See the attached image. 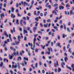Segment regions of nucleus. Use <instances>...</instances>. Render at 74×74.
<instances>
[{
    "label": "nucleus",
    "instance_id": "obj_52",
    "mask_svg": "<svg viewBox=\"0 0 74 74\" xmlns=\"http://www.w3.org/2000/svg\"><path fill=\"white\" fill-rule=\"evenodd\" d=\"M33 4H34V1L32 0V3H31V5H33Z\"/></svg>",
    "mask_w": 74,
    "mask_h": 74
},
{
    "label": "nucleus",
    "instance_id": "obj_57",
    "mask_svg": "<svg viewBox=\"0 0 74 74\" xmlns=\"http://www.w3.org/2000/svg\"><path fill=\"white\" fill-rule=\"evenodd\" d=\"M26 2H24V3H23V5L24 6H25V4H26Z\"/></svg>",
    "mask_w": 74,
    "mask_h": 74
},
{
    "label": "nucleus",
    "instance_id": "obj_12",
    "mask_svg": "<svg viewBox=\"0 0 74 74\" xmlns=\"http://www.w3.org/2000/svg\"><path fill=\"white\" fill-rule=\"evenodd\" d=\"M33 29H34V32H36V30H37V27H34L33 28Z\"/></svg>",
    "mask_w": 74,
    "mask_h": 74
},
{
    "label": "nucleus",
    "instance_id": "obj_31",
    "mask_svg": "<svg viewBox=\"0 0 74 74\" xmlns=\"http://www.w3.org/2000/svg\"><path fill=\"white\" fill-rule=\"evenodd\" d=\"M35 21H38V17H37L35 18Z\"/></svg>",
    "mask_w": 74,
    "mask_h": 74
},
{
    "label": "nucleus",
    "instance_id": "obj_15",
    "mask_svg": "<svg viewBox=\"0 0 74 74\" xmlns=\"http://www.w3.org/2000/svg\"><path fill=\"white\" fill-rule=\"evenodd\" d=\"M21 57H17V60H21Z\"/></svg>",
    "mask_w": 74,
    "mask_h": 74
},
{
    "label": "nucleus",
    "instance_id": "obj_27",
    "mask_svg": "<svg viewBox=\"0 0 74 74\" xmlns=\"http://www.w3.org/2000/svg\"><path fill=\"white\" fill-rule=\"evenodd\" d=\"M11 34H9V38H10V40H11V41H12V39H11Z\"/></svg>",
    "mask_w": 74,
    "mask_h": 74
},
{
    "label": "nucleus",
    "instance_id": "obj_32",
    "mask_svg": "<svg viewBox=\"0 0 74 74\" xmlns=\"http://www.w3.org/2000/svg\"><path fill=\"white\" fill-rule=\"evenodd\" d=\"M71 42H72V41H71V39H70L68 40V43H71Z\"/></svg>",
    "mask_w": 74,
    "mask_h": 74
},
{
    "label": "nucleus",
    "instance_id": "obj_36",
    "mask_svg": "<svg viewBox=\"0 0 74 74\" xmlns=\"http://www.w3.org/2000/svg\"><path fill=\"white\" fill-rule=\"evenodd\" d=\"M38 49L37 48H36L35 49V51L36 52H38Z\"/></svg>",
    "mask_w": 74,
    "mask_h": 74
},
{
    "label": "nucleus",
    "instance_id": "obj_54",
    "mask_svg": "<svg viewBox=\"0 0 74 74\" xmlns=\"http://www.w3.org/2000/svg\"><path fill=\"white\" fill-rule=\"evenodd\" d=\"M13 32H16V31H15V27H14L13 28Z\"/></svg>",
    "mask_w": 74,
    "mask_h": 74
},
{
    "label": "nucleus",
    "instance_id": "obj_33",
    "mask_svg": "<svg viewBox=\"0 0 74 74\" xmlns=\"http://www.w3.org/2000/svg\"><path fill=\"white\" fill-rule=\"evenodd\" d=\"M59 23L60 24H62V20H60L59 21Z\"/></svg>",
    "mask_w": 74,
    "mask_h": 74
},
{
    "label": "nucleus",
    "instance_id": "obj_17",
    "mask_svg": "<svg viewBox=\"0 0 74 74\" xmlns=\"http://www.w3.org/2000/svg\"><path fill=\"white\" fill-rule=\"evenodd\" d=\"M66 67L67 68V69H69L70 70H71V67H70V66H68V65H66Z\"/></svg>",
    "mask_w": 74,
    "mask_h": 74
},
{
    "label": "nucleus",
    "instance_id": "obj_13",
    "mask_svg": "<svg viewBox=\"0 0 74 74\" xmlns=\"http://www.w3.org/2000/svg\"><path fill=\"white\" fill-rule=\"evenodd\" d=\"M66 36H67L66 35H65L64 34H63L62 35V38H65V37H66Z\"/></svg>",
    "mask_w": 74,
    "mask_h": 74
},
{
    "label": "nucleus",
    "instance_id": "obj_18",
    "mask_svg": "<svg viewBox=\"0 0 74 74\" xmlns=\"http://www.w3.org/2000/svg\"><path fill=\"white\" fill-rule=\"evenodd\" d=\"M14 10L15 9L14 8H12V12H14Z\"/></svg>",
    "mask_w": 74,
    "mask_h": 74
},
{
    "label": "nucleus",
    "instance_id": "obj_8",
    "mask_svg": "<svg viewBox=\"0 0 74 74\" xmlns=\"http://www.w3.org/2000/svg\"><path fill=\"white\" fill-rule=\"evenodd\" d=\"M60 44L59 43H56V47H60V48H61V46L60 45Z\"/></svg>",
    "mask_w": 74,
    "mask_h": 74
},
{
    "label": "nucleus",
    "instance_id": "obj_37",
    "mask_svg": "<svg viewBox=\"0 0 74 74\" xmlns=\"http://www.w3.org/2000/svg\"><path fill=\"white\" fill-rule=\"evenodd\" d=\"M63 25L64 27V29H65V30H66V26H65V25H64V24H63Z\"/></svg>",
    "mask_w": 74,
    "mask_h": 74
},
{
    "label": "nucleus",
    "instance_id": "obj_60",
    "mask_svg": "<svg viewBox=\"0 0 74 74\" xmlns=\"http://www.w3.org/2000/svg\"><path fill=\"white\" fill-rule=\"evenodd\" d=\"M71 67H72V68H74V64H73L72 65Z\"/></svg>",
    "mask_w": 74,
    "mask_h": 74
},
{
    "label": "nucleus",
    "instance_id": "obj_45",
    "mask_svg": "<svg viewBox=\"0 0 74 74\" xmlns=\"http://www.w3.org/2000/svg\"><path fill=\"white\" fill-rule=\"evenodd\" d=\"M41 47H42V48H43V49H45V47L46 46L45 45L44 46L41 45Z\"/></svg>",
    "mask_w": 74,
    "mask_h": 74
},
{
    "label": "nucleus",
    "instance_id": "obj_1",
    "mask_svg": "<svg viewBox=\"0 0 74 74\" xmlns=\"http://www.w3.org/2000/svg\"><path fill=\"white\" fill-rule=\"evenodd\" d=\"M25 33L26 34V36H28V35H27V31L26 30V27H24L23 34H24Z\"/></svg>",
    "mask_w": 74,
    "mask_h": 74
},
{
    "label": "nucleus",
    "instance_id": "obj_25",
    "mask_svg": "<svg viewBox=\"0 0 74 74\" xmlns=\"http://www.w3.org/2000/svg\"><path fill=\"white\" fill-rule=\"evenodd\" d=\"M3 23H2L0 25V27H1V28H3L4 27H3Z\"/></svg>",
    "mask_w": 74,
    "mask_h": 74
},
{
    "label": "nucleus",
    "instance_id": "obj_29",
    "mask_svg": "<svg viewBox=\"0 0 74 74\" xmlns=\"http://www.w3.org/2000/svg\"><path fill=\"white\" fill-rule=\"evenodd\" d=\"M33 5H31L29 6V10H31V8H32V6Z\"/></svg>",
    "mask_w": 74,
    "mask_h": 74
},
{
    "label": "nucleus",
    "instance_id": "obj_21",
    "mask_svg": "<svg viewBox=\"0 0 74 74\" xmlns=\"http://www.w3.org/2000/svg\"><path fill=\"white\" fill-rule=\"evenodd\" d=\"M35 23H36V24H35V27H37V26L38 25V23H37V22H35Z\"/></svg>",
    "mask_w": 74,
    "mask_h": 74
},
{
    "label": "nucleus",
    "instance_id": "obj_44",
    "mask_svg": "<svg viewBox=\"0 0 74 74\" xmlns=\"http://www.w3.org/2000/svg\"><path fill=\"white\" fill-rule=\"evenodd\" d=\"M39 3L40 4H42V1H40L39 2Z\"/></svg>",
    "mask_w": 74,
    "mask_h": 74
},
{
    "label": "nucleus",
    "instance_id": "obj_20",
    "mask_svg": "<svg viewBox=\"0 0 74 74\" xmlns=\"http://www.w3.org/2000/svg\"><path fill=\"white\" fill-rule=\"evenodd\" d=\"M16 22L17 25H19V22H18V20H16Z\"/></svg>",
    "mask_w": 74,
    "mask_h": 74
},
{
    "label": "nucleus",
    "instance_id": "obj_16",
    "mask_svg": "<svg viewBox=\"0 0 74 74\" xmlns=\"http://www.w3.org/2000/svg\"><path fill=\"white\" fill-rule=\"evenodd\" d=\"M17 37L18 41H21V40H20V36H18Z\"/></svg>",
    "mask_w": 74,
    "mask_h": 74
},
{
    "label": "nucleus",
    "instance_id": "obj_34",
    "mask_svg": "<svg viewBox=\"0 0 74 74\" xmlns=\"http://www.w3.org/2000/svg\"><path fill=\"white\" fill-rule=\"evenodd\" d=\"M17 64H18V68L19 69H20L21 67H20V65H19V63L18 62L17 63Z\"/></svg>",
    "mask_w": 74,
    "mask_h": 74
},
{
    "label": "nucleus",
    "instance_id": "obj_49",
    "mask_svg": "<svg viewBox=\"0 0 74 74\" xmlns=\"http://www.w3.org/2000/svg\"><path fill=\"white\" fill-rule=\"evenodd\" d=\"M60 71H61V69H60V68H58V72L59 73Z\"/></svg>",
    "mask_w": 74,
    "mask_h": 74
},
{
    "label": "nucleus",
    "instance_id": "obj_40",
    "mask_svg": "<svg viewBox=\"0 0 74 74\" xmlns=\"http://www.w3.org/2000/svg\"><path fill=\"white\" fill-rule=\"evenodd\" d=\"M47 25H48V24L46 25V24H44V27H47Z\"/></svg>",
    "mask_w": 74,
    "mask_h": 74
},
{
    "label": "nucleus",
    "instance_id": "obj_51",
    "mask_svg": "<svg viewBox=\"0 0 74 74\" xmlns=\"http://www.w3.org/2000/svg\"><path fill=\"white\" fill-rule=\"evenodd\" d=\"M66 47H65V46H64L63 48V49H64V51H66Z\"/></svg>",
    "mask_w": 74,
    "mask_h": 74
},
{
    "label": "nucleus",
    "instance_id": "obj_26",
    "mask_svg": "<svg viewBox=\"0 0 74 74\" xmlns=\"http://www.w3.org/2000/svg\"><path fill=\"white\" fill-rule=\"evenodd\" d=\"M3 65V62H1V64H0V67H2Z\"/></svg>",
    "mask_w": 74,
    "mask_h": 74
},
{
    "label": "nucleus",
    "instance_id": "obj_28",
    "mask_svg": "<svg viewBox=\"0 0 74 74\" xmlns=\"http://www.w3.org/2000/svg\"><path fill=\"white\" fill-rule=\"evenodd\" d=\"M47 22H51V21L49 19H48L47 20Z\"/></svg>",
    "mask_w": 74,
    "mask_h": 74
},
{
    "label": "nucleus",
    "instance_id": "obj_5",
    "mask_svg": "<svg viewBox=\"0 0 74 74\" xmlns=\"http://www.w3.org/2000/svg\"><path fill=\"white\" fill-rule=\"evenodd\" d=\"M17 67H18V66H17V65L16 64V63L15 65H12V67L13 68H17Z\"/></svg>",
    "mask_w": 74,
    "mask_h": 74
},
{
    "label": "nucleus",
    "instance_id": "obj_11",
    "mask_svg": "<svg viewBox=\"0 0 74 74\" xmlns=\"http://www.w3.org/2000/svg\"><path fill=\"white\" fill-rule=\"evenodd\" d=\"M10 49L11 50H13L14 51H15V49L14 48V47H10Z\"/></svg>",
    "mask_w": 74,
    "mask_h": 74
},
{
    "label": "nucleus",
    "instance_id": "obj_63",
    "mask_svg": "<svg viewBox=\"0 0 74 74\" xmlns=\"http://www.w3.org/2000/svg\"><path fill=\"white\" fill-rule=\"evenodd\" d=\"M57 38L58 40H60V36H58L57 37Z\"/></svg>",
    "mask_w": 74,
    "mask_h": 74
},
{
    "label": "nucleus",
    "instance_id": "obj_55",
    "mask_svg": "<svg viewBox=\"0 0 74 74\" xmlns=\"http://www.w3.org/2000/svg\"><path fill=\"white\" fill-rule=\"evenodd\" d=\"M40 26H41V27H43V25L42 23H40Z\"/></svg>",
    "mask_w": 74,
    "mask_h": 74
},
{
    "label": "nucleus",
    "instance_id": "obj_19",
    "mask_svg": "<svg viewBox=\"0 0 74 74\" xmlns=\"http://www.w3.org/2000/svg\"><path fill=\"white\" fill-rule=\"evenodd\" d=\"M24 60H26L28 61V58H26V57H24Z\"/></svg>",
    "mask_w": 74,
    "mask_h": 74
},
{
    "label": "nucleus",
    "instance_id": "obj_47",
    "mask_svg": "<svg viewBox=\"0 0 74 74\" xmlns=\"http://www.w3.org/2000/svg\"><path fill=\"white\" fill-rule=\"evenodd\" d=\"M60 28L61 29H63V25H61L60 26Z\"/></svg>",
    "mask_w": 74,
    "mask_h": 74
},
{
    "label": "nucleus",
    "instance_id": "obj_3",
    "mask_svg": "<svg viewBox=\"0 0 74 74\" xmlns=\"http://www.w3.org/2000/svg\"><path fill=\"white\" fill-rule=\"evenodd\" d=\"M36 41V37H34V40H33V44L34 45V48H35V42Z\"/></svg>",
    "mask_w": 74,
    "mask_h": 74
},
{
    "label": "nucleus",
    "instance_id": "obj_9",
    "mask_svg": "<svg viewBox=\"0 0 74 74\" xmlns=\"http://www.w3.org/2000/svg\"><path fill=\"white\" fill-rule=\"evenodd\" d=\"M4 35H5L6 37H8V35L7 34V32H6V31L4 32Z\"/></svg>",
    "mask_w": 74,
    "mask_h": 74
},
{
    "label": "nucleus",
    "instance_id": "obj_58",
    "mask_svg": "<svg viewBox=\"0 0 74 74\" xmlns=\"http://www.w3.org/2000/svg\"><path fill=\"white\" fill-rule=\"evenodd\" d=\"M50 44L51 45V46H53V42H51V43H50Z\"/></svg>",
    "mask_w": 74,
    "mask_h": 74
},
{
    "label": "nucleus",
    "instance_id": "obj_50",
    "mask_svg": "<svg viewBox=\"0 0 74 74\" xmlns=\"http://www.w3.org/2000/svg\"><path fill=\"white\" fill-rule=\"evenodd\" d=\"M67 31L68 32H70V30L69 29V28H67Z\"/></svg>",
    "mask_w": 74,
    "mask_h": 74
},
{
    "label": "nucleus",
    "instance_id": "obj_46",
    "mask_svg": "<svg viewBox=\"0 0 74 74\" xmlns=\"http://www.w3.org/2000/svg\"><path fill=\"white\" fill-rule=\"evenodd\" d=\"M42 64V62L41 61H39V65H40V66H41Z\"/></svg>",
    "mask_w": 74,
    "mask_h": 74
},
{
    "label": "nucleus",
    "instance_id": "obj_7",
    "mask_svg": "<svg viewBox=\"0 0 74 74\" xmlns=\"http://www.w3.org/2000/svg\"><path fill=\"white\" fill-rule=\"evenodd\" d=\"M0 17L1 19H3V16H4V13H2L0 14Z\"/></svg>",
    "mask_w": 74,
    "mask_h": 74
},
{
    "label": "nucleus",
    "instance_id": "obj_24",
    "mask_svg": "<svg viewBox=\"0 0 74 74\" xmlns=\"http://www.w3.org/2000/svg\"><path fill=\"white\" fill-rule=\"evenodd\" d=\"M54 29H57L58 30V27L56 26H55L53 27Z\"/></svg>",
    "mask_w": 74,
    "mask_h": 74
},
{
    "label": "nucleus",
    "instance_id": "obj_14",
    "mask_svg": "<svg viewBox=\"0 0 74 74\" xmlns=\"http://www.w3.org/2000/svg\"><path fill=\"white\" fill-rule=\"evenodd\" d=\"M70 14H71V15H74V12H73L72 11H71L70 12Z\"/></svg>",
    "mask_w": 74,
    "mask_h": 74
},
{
    "label": "nucleus",
    "instance_id": "obj_42",
    "mask_svg": "<svg viewBox=\"0 0 74 74\" xmlns=\"http://www.w3.org/2000/svg\"><path fill=\"white\" fill-rule=\"evenodd\" d=\"M27 39V38H26V36H25L24 40V41H26Z\"/></svg>",
    "mask_w": 74,
    "mask_h": 74
},
{
    "label": "nucleus",
    "instance_id": "obj_38",
    "mask_svg": "<svg viewBox=\"0 0 74 74\" xmlns=\"http://www.w3.org/2000/svg\"><path fill=\"white\" fill-rule=\"evenodd\" d=\"M70 7V6L68 4H66L65 5V7L67 8V7Z\"/></svg>",
    "mask_w": 74,
    "mask_h": 74
},
{
    "label": "nucleus",
    "instance_id": "obj_10",
    "mask_svg": "<svg viewBox=\"0 0 74 74\" xmlns=\"http://www.w3.org/2000/svg\"><path fill=\"white\" fill-rule=\"evenodd\" d=\"M59 8L60 10H62H62H63V9H64V7H63L62 6H60L59 7Z\"/></svg>",
    "mask_w": 74,
    "mask_h": 74
},
{
    "label": "nucleus",
    "instance_id": "obj_30",
    "mask_svg": "<svg viewBox=\"0 0 74 74\" xmlns=\"http://www.w3.org/2000/svg\"><path fill=\"white\" fill-rule=\"evenodd\" d=\"M64 59L65 60V62H66V61L67 60V57H65L64 58Z\"/></svg>",
    "mask_w": 74,
    "mask_h": 74
},
{
    "label": "nucleus",
    "instance_id": "obj_39",
    "mask_svg": "<svg viewBox=\"0 0 74 74\" xmlns=\"http://www.w3.org/2000/svg\"><path fill=\"white\" fill-rule=\"evenodd\" d=\"M20 64H21L23 66H25V64L23 63H20Z\"/></svg>",
    "mask_w": 74,
    "mask_h": 74
},
{
    "label": "nucleus",
    "instance_id": "obj_53",
    "mask_svg": "<svg viewBox=\"0 0 74 74\" xmlns=\"http://www.w3.org/2000/svg\"><path fill=\"white\" fill-rule=\"evenodd\" d=\"M42 72L43 74H44L45 73V70H42Z\"/></svg>",
    "mask_w": 74,
    "mask_h": 74
},
{
    "label": "nucleus",
    "instance_id": "obj_22",
    "mask_svg": "<svg viewBox=\"0 0 74 74\" xmlns=\"http://www.w3.org/2000/svg\"><path fill=\"white\" fill-rule=\"evenodd\" d=\"M55 15H57V13H56V12L55 11H53V14H55Z\"/></svg>",
    "mask_w": 74,
    "mask_h": 74
},
{
    "label": "nucleus",
    "instance_id": "obj_43",
    "mask_svg": "<svg viewBox=\"0 0 74 74\" xmlns=\"http://www.w3.org/2000/svg\"><path fill=\"white\" fill-rule=\"evenodd\" d=\"M30 28L29 27H27V28L26 29L27 30L29 31L30 30Z\"/></svg>",
    "mask_w": 74,
    "mask_h": 74
},
{
    "label": "nucleus",
    "instance_id": "obj_61",
    "mask_svg": "<svg viewBox=\"0 0 74 74\" xmlns=\"http://www.w3.org/2000/svg\"><path fill=\"white\" fill-rule=\"evenodd\" d=\"M10 72L11 73V74H13V72L12 71V70H10Z\"/></svg>",
    "mask_w": 74,
    "mask_h": 74
},
{
    "label": "nucleus",
    "instance_id": "obj_23",
    "mask_svg": "<svg viewBox=\"0 0 74 74\" xmlns=\"http://www.w3.org/2000/svg\"><path fill=\"white\" fill-rule=\"evenodd\" d=\"M28 44L29 46H31L32 47H33V44H30V43H28Z\"/></svg>",
    "mask_w": 74,
    "mask_h": 74
},
{
    "label": "nucleus",
    "instance_id": "obj_2",
    "mask_svg": "<svg viewBox=\"0 0 74 74\" xmlns=\"http://www.w3.org/2000/svg\"><path fill=\"white\" fill-rule=\"evenodd\" d=\"M47 50L48 51H46L45 52V53L46 54H47V55H50V51L51 49H49V48H48Z\"/></svg>",
    "mask_w": 74,
    "mask_h": 74
},
{
    "label": "nucleus",
    "instance_id": "obj_59",
    "mask_svg": "<svg viewBox=\"0 0 74 74\" xmlns=\"http://www.w3.org/2000/svg\"><path fill=\"white\" fill-rule=\"evenodd\" d=\"M52 31L53 32H55V30L54 29H52Z\"/></svg>",
    "mask_w": 74,
    "mask_h": 74
},
{
    "label": "nucleus",
    "instance_id": "obj_56",
    "mask_svg": "<svg viewBox=\"0 0 74 74\" xmlns=\"http://www.w3.org/2000/svg\"><path fill=\"white\" fill-rule=\"evenodd\" d=\"M72 11H74V7H72Z\"/></svg>",
    "mask_w": 74,
    "mask_h": 74
},
{
    "label": "nucleus",
    "instance_id": "obj_62",
    "mask_svg": "<svg viewBox=\"0 0 74 74\" xmlns=\"http://www.w3.org/2000/svg\"><path fill=\"white\" fill-rule=\"evenodd\" d=\"M49 74H53V72H52L51 74V72L50 71H49Z\"/></svg>",
    "mask_w": 74,
    "mask_h": 74
},
{
    "label": "nucleus",
    "instance_id": "obj_41",
    "mask_svg": "<svg viewBox=\"0 0 74 74\" xmlns=\"http://www.w3.org/2000/svg\"><path fill=\"white\" fill-rule=\"evenodd\" d=\"M48 8H49L50 10H51V5H48Z\"/></svg>",
    "mask_w": 74,
    "mask_h": 74
},
{
    "label": "nucleus",
    "instance_id": "obj_64",
    "mask_svg": "<svg viewBox=\"0 0 74 74\" xmlns=\"http://www.w3.org/2000/svg\"><path fill=\"white\" fill-rule=\"evenodd\" d=\"M4 44H7V42L6 41H4Z\"/></svg>",
    "mask_w": 74,
    "mask_h": 74
},
{
    "label": "nucleus",
    "instance_id": "obj_35",
    "mask_svg": "<svg viewBox=\"0 0 74 74\" xmlns=\"http://www.w3.org/2000/svg\"><path fill=\"white\" fill-rule=\"evenodd\" d=\"M9 58L10 59H12V56L11 55H10L9 56Z\"/></svg>",
    "mask_w": 74,
    "mask_h": 74
},
{
    "label": "nucleus",
    "instance_id": "obj_4",
    "mask_svg": "<svg viewBox=\"0 0 74 74\" xmlns=\"http://www.w3.org/2000/svg\"><path fill=\"white\" fill-rule=\"evenodd\" d=\"M54 64L55 68H56L57 67V66H59V64H58V61H57L56 62V63H54Z\"/></svg>",
    "mask_w": 74,
    "mask_h": 74
},
{
    "label": "nucleus",
    "instance_id": "obj_48",
    "mask_svg": "<svg viewBox=\"0 0 74 74\" xmlns=\"http://www.w3.org/2000/svg\"><path fill=\"white\" fill-rule=\"evenodd\" d=\"M16 45H17L18 44H19V42H15Z\"/></svg>",
    "mask_w": 74,
    "mask_h": 74
},
{
    "label": "nucleus",
    "instance_id": "obj_6",
    "mask_svg": "<svg viewBox=\"0 0 74 74\" xmlns=\"http://www.w3.org/2000/svg\"><path fill=\"white\" fill-rule=\"evenodd\" d=\"M65 65V63H64V62H62L61 63V66L62 68H64V66Z\"/></svg>",
    "mask_w": 74,
    "mask_h": 74
}]
</instances>
